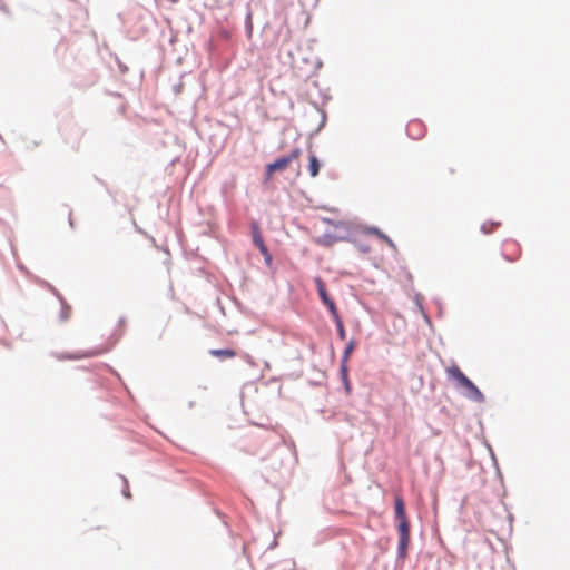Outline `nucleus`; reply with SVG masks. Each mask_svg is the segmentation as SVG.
<instances>
[{
	"label": "nucleus",
	"instance_id": "f257e3e1",
	"mask_svg": "<svg viewBox=\"0 0 570 570\" xmlns=\"http://www.w3.org/2000/svg\"><path fill=\"white\" fill-rule=\"evenodd\" d=\"M395 518L399 520V556L405 557L410 543V522L405 512V504L401 497H396L394 501Z\"/></svg>",
	"mask_w": 570,
	"mask_h": 570
},
{
	"label": "nucleus",
	"instance_id": "f03ea898",
	"mask_svg": "<svg viewBox=\"0 0 570 570\" xmlns=\"http://www.w3.org/2000/svg\"><path fill=\"white\" fill-rule=\"evenodd\" d=\"M448 375L455 380L458 385L465 389L468 391V396L475 400V401H482L483 394L481 391L475 386V384L469 380L465 374L456 365L449 366L446 368Z\"/></svg>",
	"mask_w": 570,
	"mask_h": 570
},
{
	"label": "nucleus",
	"instance_id": "7ed1b4c3",
	"mask_svg": "<svg viewBox=\"0 0 570 570\" xmlns=\"http://www.w3.org/2000/svg\"><path fill=\"white\" fill-rule=\"evenodd\" d=\"M301 156V150L298 148L292 150L288 156L278 158L272 164L267 165V176L269 177L274 171L284 170L287 166L293 161L298 159Z\"/></svg>",
	"mask_w": 570,
	"mask_h": 570
},
{
	"label": "nucleus",
	"instance_id": "20e7f679",
	"mask_svg": "<svg viewBox=\"0 0 570 570\" xmlns=\"http://www.w3.org/2000/svg\"><path fill=\"white\" fill-rule=\"evenodd\" d=\"M316 287L320 294V297L322 298L323 303L328 307L331 314L333 317L337 318V312L334 302L330 298L328 293L325 288V284L321 278L315 279Z\"/></svg>",
	"mask_w": 570,
	"mask_h": 570
},
{
	"label": "nucleus",
	"instance_id": "39448f33",
	"mask_svg": "<svg viewBox=\"0 0 570 570\" xmlns=\"http://www.w3.org/2000/svg\"><path fill=\"white\" fill-rule=\"evenodd\" d=\"M253 242L258 247L259 252L266 257V261L269 262L272 257L268 253V249L263 240V237L257 226H254L253 228Z\"/></svg>",
	"mask_w": 570,
	"mask_h": 570
},
{
	"label": "nucleus",
	"instance_id": "423d86ee",
	"mask_svg": "<svg viewBox=\"0 0 570 570\" xmlns=\"http://www.w3.org/2000/svg\"><path fill=\"white\" fill-rule=\"evenodd\" d=\"M407 132L412 138L419 139L424 135L423 125L419 120H413L409 124Z\"/></svg>",
	"mask_w": 570,
	"mask_h": 570
},
{
	"label": "nucleus",
	"instance_id": "0eeeda50",
	"mask_svg": "<svg viewBox=\"0 0 570 570\" xmlns=\"http://www.w3.org/2000/svg\"><path fill=\"white\" fill-rule=\"evenodd\" d=\"M367 233L375 235L377 238L383 240L390 248H392L394 250L396 249V245L394 244V242L387 235H385L383 232H381L380 229L373 227V228H370L367 230Z\"/></svg>",
	"mask_w": 570,
	"mask_h": 570
},
{
	"label": "nucleus",
	"instance_id": "6e6552de",
	"mask_svg": "<svg viewBox=\"0 0 570 570\" xmlns=\"http://www.w3.org/2000/svg\"><path fill=\"white\" fill-rule=\"evenodd\" d=\"M209 354L219 358H233L236 356V352L232 348L210 350Z\"/></svg>",
	"mask_w": 570,
	"mask_h": 570
},
{
	"label": "nucleus",
	"instance_id": "1a4fd4ad",
	"mask_svg": "<svg viewBox=\"0 0 570 570\" xmlns=\"http://www.w3.org/2000/svg\"><path fill=\"white\" fill-rule=\"evenodd\" d=\"M320 161L317 159V157L315 155H311L309 156V165H308V170H309V174L312 177H316L320 173Z\"/></svg>",
	"mask_w": 570,
	"mask_h": 570
},
{
	"label": "nucleus",
	"instance_id": "9d476101",
	"mask_svg": "<svg viewBox=\"0 0 570 570\" xmlns=\"http://www.w3.org/2000/svg\"><path fill=\"white\" fill-rule=\"evenodd\" d=\"M505 246H513L515 247V250L511 255H505L507 259L510 262H514L520 256V249L518 248L517 244L513 243H507Z\"/></svg>",
	"mask_w": 570,
	"mask_h": 570
},
{
	"label": "nucleus",
	"instance_id": "9b49d317",
	"mask_svg": "<svg viewBox=\"0 0 570 570\" xmlns=\"http://www.w3.org/2000/svg\"><path fill=\"white\" fill-rule=\"evenodd\" d=\"M353 348H354V342H353V341H351V342L347 344V346H346V348H345V351H344V358H345V360H346V358H348V356H350V354L352 353Z\"/></svg>",
	"mask_w": 570,
	"mask_h": 570
},
{
	"label": "nucleus",
	"instance_id": "f8f14e48",
	"mask_svg": "<svg viewBox=\"0 0 570 570\" xmlns=\"http://www.w3.org/2000/svg\"><path fill=\"white\" fill-rule=\"evenodd\" d=\"M338 325V335L342 340L345 338V331H344V327H343V323H337Z\"/></svg>",
	"mask_w": 570,
	"mask_h": 570
},
{
	"label": "nucleus",
	"instance_id": "ddd939ff",
	"mask_svg": "<svg viewBox=\"0 0 570 570\" xmlns=\"http://www.w3.org/2000/svg\"><path fill=\"white\" fill-rule=\"evenodd\" d=\"M482 229L485 232V233H489L488 229H485V226H482Z\"/></svg>",
	"mask_w": 570,
	"mask_h": 570
}]
</instances>
